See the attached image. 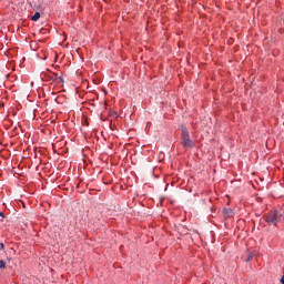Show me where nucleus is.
Instances as JSON below:
<instances>
[{
    "label": "nucleus",
    "mask_w": 284,
    "mask_h": 284,
    "mask_svg": "<svg viewBox=\"0 0 284 284\" xmlns=\"http://www.w3.org/2000/svg\"><path fill=\"white\" fill-rule=\"evenodd\" d=\"M0 270H6V262L0 260Z\"/></svg>",
    "instance_id": "obj_5"
},
{
    "label": "nucleus",
    "mask_w": 284,
    "mask_h": 284,
    "mask_svg": "<svg viewBox=\"0 0 284 284\" xmlns=\"http://www.w3.org/2000/svg\"><path fill=\"white\" fill-rule=\"evenodd\" d=\"M252 258H254V254L247 253L246 263H250V261H252Z\"/></svg>",
    "instance_id": "obj_4"
},
{
    "label": "nucleus",
    "mask_w": 284,
    "mask_h": 284,
    "mask_svg": "<svg viewBox=\"0 0 284 284\" xmlns=\"http://www.w3.org/2000/svg\"><path fill=\"white\" fill-rule=\"evenodd\" d=\"M182 145L183 148H192L194 145V142L190 139V132H187V129H183Z\"/></svg>",
    "instance_id": "obj_2"
},
{
    "label": "nucleus",
    "mask_w": 284,
    "mask_h": 284,
    "mask_svg": "<svg viewBox=\"0 0 284 284\" xmlns=\"http://www.w3.org/2000/svg\"><path fill=\"white\" fill-rule=\"evenodd\" d=\"M0 216H1L2 219H6V214H3V212H0Z\"/></svg>",
    "instance_id": "obj_7"
},
{
    "label": "nucleus",
    "mask_w": 284,
    "mask_h": 284,
    "mask_svg": "<svg viewBox=\"0 0 284 284\" xmlns=\"http://www.w3.org/2000/svg\"><path fill=\"white\" fill-rule=\"evenodd\" d=\"M0 250H6V244L0 243Z\"/></svg>",
    "instance_id": "obj_6"
},
{
    "label": "nucleus",
    "mask_w": 284,
    "mask_h": 284,
    "mask_svg": "<svg viewBox=\"0 0 284 284\" xmlns=\"http://www.w3.org/2000/svg\"><path fill=\"white\" fill-rule=\"evenodd\" d=\"M39 19H41V13L36 12L32 17H31V21H39Z\"/></svg>",
    "instance_id": "obj_3"
},
{
    "label": "nucleus",
    "mask_w": 284,
    "mask_h": 284,
    "mask_svg": "<svg viewBox=\"0 0 284 284\" xmlns=\"http://www.w3.org/2000/svg\"><path fill=\"white\" fill-rule=\"evenodd\" d=\"M278 217H280L278 211L274 210V211H271L268 214H266L265 221H266V223L276 225V223H278Z\"/></svg>",
    "instance_id": "obj_1"
},
{
    "label": "nucleus",
    "mask_w": 284,
    "mask_h": 284,
    "mask_svg": "<svg viewBox=\"0 0 284 284\" xmlns=\"http://www.w3.org/2000/svg\"><path fill=\"white\" fill-rule=\"evenodd\" d=\"M281 283L284 284V275L281 278Z\"/></svg>",
    "instance_id": "obj_8"
}]
</instances>
